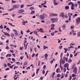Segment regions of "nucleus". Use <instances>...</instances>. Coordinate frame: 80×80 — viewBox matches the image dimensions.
<instances>
[{
	"label": "nucleus",
	"mask_w": 80,
	"mask_h": 80,
	"mask_svg": "<svg viewBox=\"0 0 80 80\" xmlns=\"http://www.w3.org/2000/svg\"><path fill=\"white\" fill-rule=\"evenodd\" d=\"M60 17H62V18H64V17L65 16V14H64V12H62L60 15Z\"/></svg>",
	"instance_id": "nucleus-6"
},
{
	"label": "nucleus",
	"mask_w": 80,
	"mask_h": 80,
	"mask_svg": "<svg viewBox=\"0 0 80 80\" xmlns=\"http://www.w3.org/2000/svg\"><path fill=\"white\" fill-rule=\"evenodd\" d=\"M23 58V56H21V57L20 58V59H21V60H22Z\"/></svg>",
	"instance_id": "nucleus-60"
},
{
	"label": "nucleus",
	"mask_w": 80,
	"mask_h": 80,
	"mask_svg": "<svg viewBox=\"0 0 80 80\" xmlns=\"http://www.w3.org/2000/svg\"><path fill=\"white\" fill-rule=\"evenodd\" d=\"M43 47H44L43 49L44 50H45V49H46V48H47L48 49V47L47 46H43Z\"/></svg>",
	"instance_id": "nucleus-21"
},
{
	"label": "nucleus",
	"mask_w": 80,
	"mask_h": 80,
	"mask_svg": "<svg viewBox=\"0 0 80 80\" xmlns=\"http://www.w3.org/2000/svg\"><path fill=\"white\" fill-rule=\"evenodd\" d=\"M8 55L9 57H12V54H8Z\"/></svg>",
	"instance_id": "nucleus-47"
},
{
	"label": "nucleus",
	"mask_w": 80,
	"mask_h": 80,
	"mask_svg": "<svg viewBox=\"0 0 80 80\" xmlns=\"http://www.w3.org/2000/svg\"><path fill=\"white\" fill-rule=\"evenodd\" d=\"M54 5H58V4H57V3L56 2H54Z\"/></svg>",
	"instance_id": "nucleus-57"
},
{
	"label": "nucleus",
	"mask_w": 80,
	"mask_h": 80,
	"mask_svg": "<svg viewBox=\"0 0 80 80\" xmlns=\"http://www.w3.org/2000/svg\"><path fill=\"white\" fill-rule=\"evenodd\" d=\"M43 70H45V68H46V65H44L43 67Z\"/></svg>",
	"instance_id": "nucleus-43"
},
{
	"label": "nucleus",
	"mask_w": 80,
	"mask_h": 80,
	"mask_svg": "<svg viewBox=\"0 0 80 80\" xmlns=\"http://www.w3.org/2000/svg\"><path fill=\"white\" fill-rule=\"evenodd\" d=\"M65 8L66 10H67V9H69V6H66L65 7Z\"/></svg>",
	"instance_id": "nucleus-22"
},
{
	"label": "nucleus",
	"mask_w": 80,
	"mask_h": 80,
	"mask_svg": "<svg viewBox=\"0 0 80 80\" xmlns=\"http://www.w3.org/2000/svg\"><path fill=\"white\" fill-rule=\"evenodd\" d=\"M14 34L15 35H18V33L17 32V31H16L14 32Z\"/></svg>",
	"instance_id": "nucleus-24"
},
{
	"label": "nucleus",
	"mask_w": 80,
	"mask_h": 80,
	"mask_svg": "<svg viewBox=\"0 0 80 80\" xmlns=\"http://www.w3.org/2000/svg\"><path fill=\"white\" fill-rule=\"evenodd\" d=\"M59 49L60 50H61V49H62V47H63V46H59Z\"/></svg>",
	"instance_id": "nucleus-44"
},
{
	"label": "nucleus",
	"mask_w": 80,
	"mask_h": 80,
	"mask_svg": "<svg viewBox=\"0 0 80 80\" xmlns=\"http://www.w3.org/2000/svg\"><path fill=\"white\" fill-rule=\"evenodd\" d=\"M71 13L70 12H69L68 13V17H71Z\"/></svg>",
	"instance_id": "nucleus-39"
},
{
	"label": "nucleus",
	"mask_w": 80,
	"mask_h": 80,
	"mask_svg": "<svg viewBox=\"0 0 80 80\" xmlns=\"http://www.w3.org/2000/svg\"><path fill=\"white\" fill-rule=\"evenodd\" d=\"M48 57V55L47 54H46L45 55V58L46 60H47Z\"/></svg>",
	"instance_id": "nucleus-13"
},
{
	"label": "nucleus",
	"mask_w": 80,
	"mask_h": 80,
	"mask_svg": "<svg viewBox=\"0 0 80 80\" xmlns=\"http://www.w3.org/2000/svg\"><path fill=\"white\" fill-rule=\"evenodd\" d=\"M64 50H65V51H64V53H67V51H68V49H67V48H64Z\"/></svg>",
	"instance_id": "nucleus-17"
},
{
	"label": "nucleus",
	"mask_w": 80,
	"mask_h": 80,
	"mask_svg": "<svg viewBox=\"0 0 80 80\" xmlns=\"http://www.w3.org/2000/svg\"><path fill=\"white\" fill-rule=\"evenodd\" d=\"M44 16H45V17L47 18L48 17V16L47 15L45 14H43Z\"/></svg>",
	"instance_id": "nucleus-49"
},
{
	"label": "nucleus",
	"mask_w": 80,
	"mask_h": 80,
	"mask_svg": "<svg viewBox=\"0 0 80 80\" xmlns=\"http://www.w3.org/2000/svg\"><path fill=\"white\" fill-rule=\"evenodd\" d=\"M55 25L54 24H52L51 25V27H52V28H54V27H55Z\"/></svg>",
	"instance_id": "nucleus-20"
},
{
	"label": "nucleus",
	"mask_w": 80,
	"mask_h": 80,
	"mask_svg": "<svg viewBox=\"0 0 80 80\" xmlns=\"http://www.w3.org/2000/svg\"><path fill=\"white\" fill-rule=\"evenodd\" d=\"M33 33L34 34H35V35H37V36H38V32L36 30L33 31Z\"/></svg>",
	"instance_id": "nucleus-8"
},
{
	"label": "nucleus",
	"mask_w": 80,
	"mask_h": 80,
	"mask_svg": "<svg viewBox=\"0 0 80 80\" xmlns=\"http://www.w3.org/2000/svg\"><path fill=\"white\" fill-rule=\"evenodd\" d=\"M64 78V75L63 73H62L61 75V78Z\"/></svg>",
	"instance_id": "nucleus-23"
},
{
	"label": "nucleus",
	"mask_w": 80,
	"mask_h": 80,
	"mask_svg": "<svg viewBox=\"0 0 80 80\" xmlns=\"http://www.w3.org/2000/svg\"><path fill=\"white\" fill-rule=\"evenodd\" d=\"M62 29H64V30H65V29L66 28V27L65 26V24H63L62 27Z\"/></svg>",
	"instance_id": "nucleus-15"
},
{
	"label": "nucleus",
	"mask_w": 80,
	"mask_h": 80,
	"mask_svg": "<svg viewBox=\"0 0 80 80\" xmlns=\"http://www.w3.org/2000/svg\"><path fill=\"white\" fill-rule=\"evenodd\" d=\"M0 28H1V29H2V28H3V25H2V24L1 26H0Z\"/></svg>",
	"instance_id": "nucleus-41"
},
{
	"label": "nucleus",
	"mask_w": 80,
	"mask_h": 80,
	"mask_svg": "<svg viewBox=\"0 0 80 80\" xmlns=\"http://www.w3.org/2000/svg\"><path fill=\"white\" fill-rule=\"evenodd\" d=\"M8 66H8H10L11 65V64L9 63H8L7 64Z\"/></svg>",
	"instance_id": "nucleus-56"
},
{
	"label": "nucleus",
	"mask_w": 80,
	"mask_h": 80,
	"mask_svg": "<svg viewBox=\"0 0 80 80\" xmlns=\"http://www.w3.org/2000/svg\"><path fill=\"white\" fill-rule=\"evenodd\" d=\"M68 67V63H66L64 65V68H66V67Z\"/></svg>",
	"instance_id": "nucleus-12"
},
{
	"label": "nucleus",
	"mask_w": 80,
	"mask_h": 80,
	"mask_svg": "<svg viewBox=\"0 0 80 80\" xmlns=\"http://www.w3.org/2000/svg\"><path fill=\"white\" fill-rule=\"evenodd\" d=\"M10 36L12 38H13L14 36H15V34L13 33H12L10 35Z\"/></svg>",
	"instance_id": "nucleus-16"
},
{
	"label": "nucleus",
	"mask_w": 80,
	"mask_h": 80,
	"mask_svg": "<svg viewBox=\"0 0 80 80\" xmlns=\"http://www.w3.org/2000/svg\"><path fill=\"white\" fill-rule=\"evenodd\" d=\"M3 33H4L5 35H7V36H8V37H10V34H9L6 32H3Z\"/></svg>",
	"instance_id": "nucleus-14"
},
{
	"label": "nucleus",
	"mask_w": 80,
	"mask_h": 80,
	"mask_svg": "<svg viewBox=\"0 0 80 80\" xmlns=\"http://www.w3.org/2000/svg\"><path fill=\"white\" fill-rule=\"evenodd\" d=\"M72 78V76H70V79H69V80H71Z\"/></svg>",
	"instance_id": "nucleus-61"
},
{
	"label": "nucleus",
	"mask_w": 80,
	"mask_h": 80,
	"mask_svg": "<svg viewBox=\"0 0 80 80\" xmlns=\"http://www.w3.org/2000/svg\"><path fill=\"white\" fill-rule=\"evenodd\" d=\"M24 7V5H21V8H23Z\"/></svg>",
	"instance_id": "nucleus-59"
},
{
	"label": "nucleus",
	"mask_w": 80,
	"mask_h": 80,
	"mask_svg": "<svg viewBox=\"0 0 80 80\" xmlns=\"http://www.w3.org/2000/svg\"><path fill=\"white\" fill-rule=\"evenodd\" d=\"M77 79V78L76 77H75V78H72V80H75V79Z\"/></svg>",
	"instance_id": "nucleus-63"
},
{
	"label": "nucleus",
	"mask_w": 80,
	"mask_h": 80,
	"mask_svg": "<svg viewBox=\"0 0 80 80\" xmlns=\"http://www.w3.org/2000/svg\"><path fill=\"white\" fill-rule=\"evenodd\" d=\"M4 67H7V64H4Z\"/></svg>",
	"instance_id": "nucleus-58"
},
{
	"label": "nucleus",
	"mask_w": 80,
	"mask_h": 80,
	"mask_svg": "<svg viewBox=\"0 0 80 80\" xmlns=\"http://www.w3.org/2000/svg\"><path fill=\"white\" fill-rule=\"evenodd\" d=\"M49 15L50 16V17H52V16H53V14L52 13H50Z\"/></svg>",
	"instance_id": "nucleus-38"
},
{
	"label": "nucleus",
	"mask_w": 80,
	"mask_h": 80,
	"mask_svg": "<svg viewBox=\"0 0 80 80\" xmlns=\"http://www.w3.org/2000/svg\"><path fill=\"white\" fill-rule=\"evenodd\" d=\"M6 30H8V31H10V29L8 28H6Z\"/></svg>",
	"instance_id": "nucleus-50"
},
{
	"label": "nucleus",
	"mask_w": 80,
	"mask_h": 80,
	"mask_svg": "<svg viewBox=\"0 0 80 80\" xmlns=\"http://www.w3.org/2000/svg\"><path fill=\"white\" fill-rule=\"evenodd\" d=\"M72 59H69L68 60V63H70V62H72Z\"/></svg>",
	"instance_id": "nucleus-28"
},
{
	"label": "nucleus",
	"mask_w": 80,
	"mask_h": 80,
	"mask_svg": "<svg viewBox=\"0 0 80 80\" xmlns=\"http://www.w3.org/2000/svg\"><path fill=\"white\" fill-rule=\"evenodd\" d=\"M54 33H55L52 32L51 33V35L52 36H54Z\"/></svg>",
	"instance_id": "nucleus-34"
},
{
	"label": "nucleus",
	"mask_w": 80,
	"mask_h": 80,
	"mask_svg": "<svg viewBox=\"0 0 80 80\" xmlns=\"http://www.w3.org/2000/svg\"><path fill=\"white\" fill-rule=\"evenodd\" d=\"M52 21V23H55V22H57V21H58V18H52L51 19Z\"/></svg>",
	"instance_id": "nucleus-3"
},
{
	"label": "nucleus",
	"mask_w": 80,
	"mask_h": 80,
	"mask_svg": "<svg viewBox=\"0 0 80 80\" xmlns=\"http://www.w3.org/2000/svg\"><path fill=\"white\" fill-rule=\"evenodd\" d=\"M78 3L79 4V7H80V1H78Z\"/></svg>",
	"instance_id": "nucleus-64"
},
{
	"label": "nucleus",
	"mask_w": 80,
	"mask_h": 80,
	"mask_svg": "<svg viewBox=\"0 0 80 80\" xmlns=\"http://www.w3.org/2000/svg\"><path fill=\"white\" fill-rule=\"evenodd\" d=\"M55 74V72H54L53 73H52V78H53V76H54V75Z\"/></svg>",
	"instance_id": "nucleus-33"
},
{
	"label": "nucleus",
	"mask_w": 80,
	"mask_h": 80,
	"mask_svg": "<svg viewBox=\"0 0 80 80\" xmlns=\"http://www.w3.org/2000/svg\"><path fill=\"white\" fill-rule=\"evenodd\" d=\"M68 5H72L71 6V10H73L74 9V4L72 2H70L68 4Z\"/></svg>",
	"instance_id": "nucleus-4"
},
{
	"label": "nucleus",
	"mask_w": 80,
	"mask_h": 80,
	"mask_svg": "<svg viewBox=\"0 0 80 80\" xmlns=\"http://www.w3.org/2000/svg\"><path fill=\"white\" fill-rule=\"evenodd\" d=\"M40 32H41V33H43V29H42V28H40Z\"/></svg>",
	"instance_id": "nucleus-18"
},
{
	"label": "nucleus",
	"mask_w": 80,
	"mask_h": 80,
	"mask_svg": "<svg viewBox=\"0 0 80 80\" xmlns=\"http://www.w3.org/2000/svg\"><path fill=\"white\" fill-rule=\"evenodd\" d=\"M76 24L77 25H79V24L80 23V17H78L76 19Z\"/></svg>",
	"instance_id": "nucleus-2"
},
{
	"label": "nucleus",
	"mask_w": 80,
	"mask_h": 80,
	"mask_svg": "<svg viewBox=\"0 0 80 80\" xmlns=\"http://www.w3.org/2000/svg\"><path fill=\"white\" fill-rule=\"evenodd\" d=\"M12 3H16V2H17V1H14L13 0H12L11 1Z\"/></svg>",
	"instance_id": "nucleus-29"
},
{
	"label": "nucleus",
	"mask_w": 80,
	"mask_h": 80,
	"mask_svg": "<svg viewBox=\"0 0 80 80\" xmlns=\"http://www.w3.org/2000/svg\"><path fill=\"white\" fill-rule=\"evenodd\" d=\"M78 54V52H76V53H75L74 55V57H76V56Z\"/></svg>",
	"instance_id": "nucleus-48"
},
{
	"label": "nucleus",
	"mask_w": 80,
	"mask_h": 80,
	"mask_svg": "<svg viewBox=\"0 0 80 80\" xmlns=\"http://www.w3.org/2000/svg\"><path fill=\"white\" fill-rule=\"evenodd\" d=\"M23 21H24V25H25V24L26 23H28V21H24V20H23Z\"/></svg>",
	"instance_id": "nucleus-25"
},
{
	"label": "nucleus",
	"mask_w": 80,
	"mask_h": 80,
	"mask_svg": "<svg viewBox=\"0 0 80 80\" xmlns=\"http://www.w3.org/2000/svg\"><path fill=\"white\" fill-rule=\"evenodd\" d=\"M5 37L3 35L1 38L2 39V40H5Z\"/></svg>",
	"instance_id": "nucleus-19"
},
{
	"label": "nucleus",
	"mask_w": 80,
	"mask_h": 80,
	"mask_svg": "<svg viewBox=\"0 0 80 80\" xmlns=\"http://www.w3.org/2000/svg\"><path fill=\"white\" fill-rule=\"evenodd\" d=\"M35 54L33 53L32 55V57H35Z\"/></svg>",
	"instance_id": "nucleus-45"
},
{
	"label": "nucleus",
	"mask_w": 80,
	"mask_h": 80,
	"mask_svg": "<svg viewBox=\"0 0 80 80\" xmlns=\"http://www.w3.org/2000/svg\"><path fill=\"white\" fill-rule=\"evenodd\" d=\"M35 13V11H32L31 12V14H33Z\"/></svg>",
	"instance_id": "nucleus-40"
},
{
	"label": "nucleus",
	"mask_w": 80,
	"mask_h": 80,
	"mask_svg": "<svg viewBox=\"0 0 80 80\" xmlns=\"http://www.w3.org/2000/svg\"><path fill=\"white\" fill-rule=\"evenodd\" d=\"M13 8H19V6L18 5H14L13 6Z\"/></svg>",
	"instance_id": "nucleus-10"
},
{
	"label": "nucleus",
	"mask_w": 80,
	"mask_h": 80,
	"mask_svg": "<svg viewBox=\"0 0 80 80\" xmlns=\"http://www.w3.org/2000/svg\"><path fill=\"white\" fill-rule=\"evenodd\" d=\"M28 64V63H27V62H25L24 64V65L25 66L27 65Z\"/></svg>",
	"instance_id": "nucleus-36"
},
{
	"label": "nucleus",
	"mask_w": 80,
	"mask_h": 80,
	"mask_svg": "<svg viewBox=\"0 0 80 80\" xmlns=\"http://www.w3.org/2000/svg\"><path fill=\"white\" fill-rule=\"evenodd\" d=\"M32 5H33V3L30 5H27V7H30L32 6Z\"/></svg>",
	"instance_id": "nucleus-55"
},
{
	"label": "nucleus",
	"mask_w": 80,
	"mask_h": 80,
	"mask_svg": "<svg viewBox=\"0 0 80 80\" xmlns=\"http://www.w3.org/2000/svg\"><path fill=\"white\" fill-rule=\"evenodd\" d=\"M16 63H17L18 65H20V62H16Z\"/></svg>",
	"instance_id": "nucleus-62"
},
{
	"label": "nucleus",
	"mask_w": 80,
	"mask_h": 80,
	"mask_svg": "<svg viewBox=\"0 0 80 80\" xmlns=\"http://www.w3.org/2000/svg\"><path fill=\"white\" fill-rule=\"evenodd\" d=\"M14 10V8H11L10 9L9 11H12V10Z\"/></svg>",
	"instance_id": "nucleus-37"
},
{
	"label": "nucleus",
	"mask_w": 80,
	"mask_h": 80,
	"mask_svg": "<svg viewBox=\"0 0 80 80\" xmlns=\"http://www.w3.org/2000/svg\"><path fill=\"white\" fill-rule=\"evenodd\" d=\"M25 10L24 9H20L18 11V13H22V12H24Z\"/></svg>",
	"instance_id": "nucleus-5"
},
{
	"label": "nucleus",
	"mask_w": 80,
	"mask_h": 80,
	"mask_svg": "<svg viewBox=\"0 0 80 80\" xmlns=\"http://www.w3.org/2000/svg\"><path fill=\"white\" fill-rule=\"evenodd\" d=\"M8 24H9V25H10L11 26H12V27H15L14 25H12V23H8Z\"/></svg>",
	"instance_id": "nucleus-30"
},
{
	"label": "nucleus",
	"mask_w": 80,
	"mask_h": 80,
	"mask_svg": "<svg viewBox=\"0 0 80 80\" xmlns=\"http://www.w3.org/2000/svg\"><path fill=\"white\" fill-rule=\"evenodd\" d=\"M50 29L51 30H55V28H54L51 27Z\"/></svg>",
	"instance_id": "nucleus-32"
},
{
	"label": "nucleus",
	"mask_w": 80,
	"mask_h": 80,
	"mask_svg": "<svg viewBox=\"0 0 80 80\" xmlns=\"http://www.w3.org/2000/svg\"><path fill=\"white\" fill-rule=\"evenodd\" d=\"M77 36L78 37H80V32H79L77 33Z\"/></svg>",
	"instance_id": "nucleus-26"
},
{
	"label": "nucleus",
	"mask_w": 80,
	"mask_h": 80,
	"mask_svg": "<svg viewBox=\"0 0 80 80\" xmlns=\"http://www.w3.org/2000/svg\"><path fill=\"white\" fill-rule=\"evenodd\" d=\"M40 17L41 20H44V19L45 18V17H44V15H43V14L41 15H40Z\"/></svg>",
	"instance_id": "nucleus-7"
},
{
	"label": "nucleus",
	"mask_w": 80,
	"mask_h": 80,
	"mask_svg": "<svg viewBox=\"0 0 80 80\" xmlns=\"http://www.w3.org/2000/svg\"><path fill=\"white\" fill-rule=\"evenodd\" d=\"M29 9L32 10H33V9H34V8H33V7H31Z\"/></svg>",
	"instance_id": "nucleus-27"
},
{
	"label": "nucleus",
	"mask_w": 80,
	"mask_h": 80,
	"mask_svg": "<svg viewBox=\"0 0 80 80\" xmlns=\"http://www.w3.org/2000/svg\"><path fill=\"white\" fill-rule=\"evenodd\" d=\"M9 69H10L9 68H7L5 69V70H6V71H7V70H9Z\"/></svg>",
	"instance_id": "nucleus-51"
},
{
	"label": "nucleus",
	"mask_w": 80,
	"mask_h": 80,
	"mask_svg": "<svg viewBox=\"0 0 80 80\" xmlns=\"http://www.w3.org/2000/svg\"><path fill=\"white\" fill-rule=\"evenodd\" d=\"M30 67H32V68H34V66H33V64H31Z\"/></svg>",
	"instance_id": "nucleus-52"
},
{
	"label": "nucleus",
	"mask_w": 80,
	"mask_h": 80,
	"mask_svg": "<svg viewBox=\"0 0 80 80\" xmlns=\"http://www.w3.org/2000/svg\"><path fill=\"white\" fill-rule=\"evenodd\" d=\"M57 77H60V74H58L57 75Z\"/></svg>",
	"instance_id": "nucleus-53"
},
{
	"label": "nucleus",
	"mask_w": 80,
	"mask_h": 80,
	"mask_svg": "<svg viewBox=\"0 0 80 80\" xmlns=\"http://www.w3.org/2000/svg\"><path fill=\"white\" fill-rule=\"evenodd\" d=\"M45 70L44 69L42 71V74H45Z\"/></svg>",
	"instance_id": "nucleus-46"
},
{
	"label": "nucleus",
	"mask_w": 80,
	"mask_h": 80,
	"mask_svg": "<svg viewBox=\"0 0 80 80\" xmlns=\"http://www.w3.org/2000/svg\"><path fill=\"white\" fill-rule=\"evenodd\" d=\"M61 62H62V59H61L60 61V65L59 67L60 68H63V66H62V63Z\"/></svg>",
	"instance_id": "nucleus-11"
},
{
	"label": "nucleus",
	"mask_w": 80,
	"mask_h": 80,
	"mask_svg": "<svg viewBox=\"0 0 80 80\" xmlns=\"http://www.w3.org/2000/svg\"><path fill=\"white\" fill-rule=\"evenodd\" d=\"M12 60L13 62H15V59L14 58H12Z\"/></svg>",
	"instance_id": "nucleus-31"
},
{
	"label": "nucleus",
	"mask_w": 80,
	"mask_h": 80,
	"mask_svg": "<svg viewBox=\"0 0 80 80\" xmlns=\"http://www.w3.org/2000/svg\"><path fill=\"white\" fill-rule=\"evenodd\" d=\"M58 14L56 13H53V16L54 17V16H58Z\"/></svg>",
	"instance_id": "nucleus-35"
},
{
	"label": "nucleus",
	"mask_w": 80,
	"mask_h": 80,
	"mask_svg": "<svg viewBox=\"0 0 80 80\" xmlns=\"http://www.w3.org/2000/svg\"><path fill=\"white\" fill-rule=\"evenodd\" d=\"M71 29H73L74 28V27H73V26H72L71 27Z\"/></svg>",
	"instance_id": "nucleus-42"
},
{
	"label": "nucleus",
	"mask_w": 80,
	"mask_h": 80,
	"mask_svg": "<svg viewBox=\"0 0 80 80\" xmlns=\"http://www.w3.org/2000/svg\"><path fill=\"white\" fill-rule=\"evenodd\" d=\"M73 72H74V73H75V74H76V73H77V67H75L74 68V69L73 70Z\"/></svg>",
	"instance_id": "nucleus-9"
},
{
	"label": "nucleus",
	"mask_w": 80,
	"mask_h": 80,
	"mask_svg": "<svg viewBox=\"0 0 80 80\" xmlns=\"http://www.w3.org/2000/svg\"><path fill=\"white\" fill-rule=\"evenodd\" d=\"M65 60L66 62H67L68 61V58L64 57L63 58V59L61 61V63H62V65H63L65 63Z\"/></svg>",
	"instance_id": "nucleus-1"
},
{
	"label": "nucleus",
	"mask_w": 80,
	"mask_h": 80,
	"mask_svg": "<svg viewBox=\"0 0 80 80\" xmlns=\"http://www.w3.org/2000/svg\"><path fill=\"white\" fill-rule=\"evenodd\" d=\"M70 57L71 58H72V57H73V55L72 54H70Z\"/></svg>",
	"instance_id": "nucleus-54"
}]
</instances>
